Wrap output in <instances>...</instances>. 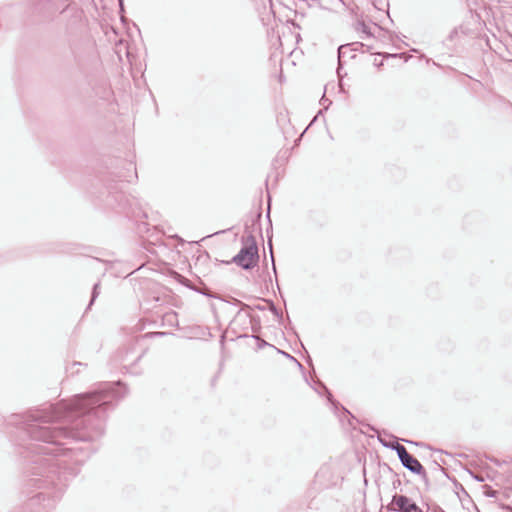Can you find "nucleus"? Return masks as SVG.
Listing matches in <instances>:
<instances>
[{"instance_id":"1","label":"nucleus","mask_w":512,"mask_h":512,"mask_svg":"<svg viewBox=\"0 0 512 512\" xmlns=\"http://www.w3.org/2000/svg\"><path fill=\"white\" fill-rule=\"evenodd\" d=\"M116 397L112 390L75 395L49 408L30 411L25 416L26 430L32 439L56 447H43L41 452L60 455L71 448H59L63 439L92 441L103 433L102 419L106 407Z\"/></svg>"},{"instance_id":"2","label":"nucleus","mask_w":512,"mask_h":512,"mask_svg":"<svg viewBox=\"0 0 512 512\" xmlns=\"http://www.w3.org/2000/svg\"><path fill=\"white\" fill-rule=\"evenodd\" d=\"M243 247L233 257L232 262L245 270L252 269L258 262V247L251 234L242 237Z\"/></svg>"},{"instance_id":"3","label":"nucleus","mask_w":512,"mask_h":512,"mask_svg":"<svg viewBox=\"0 0 512 512\" xmlns=\"http://www.w3.org/2000/svg\"><path fill=\"white\" fill-rule=\"evenodd\" d=\"M380 442L383 444L384 447L390 448L391 450H394L399 460L401 461V464L410 472L417 474V475H425V469L421 465V463L413 457L411 454L408 453L406 448L399 444L398 442H384L380 439Z\"/></svg>"},{"instance_id":"4","label":"nucleus","mask_w":512,"mask_h":512,"mask_svg":"<svg viewBox=\"0 0 512 512\" xmlns=\"http://www.w3.org/2000/svg\"><path fill=\"white\" fill-rule=\"evenodd\" d=\"M388 509L394 512H423L414 501L402 494H395L392 497Z\"/></svg>"},{"instance_id":"5","label":"nucleus","mask_w":512,"mask_h":512,"mask_svg":"<svg viewBox=\"0 0 512 512\" xmlns=\"http://www.w3.org/2000/svg\"><path fill=\"white\" fill-rule=\"evenodd\" d=\"M99 295V283L94 284L93 290H92V296L89 303V307L93 304L97 296Z\"/></svg>"},{"instance_id":"6","label":"nucleus","mask_w":512,"mask_h":512,"mask_svg":"<svg viewBox=\"0 0 512 512\" xmlns=\"http://www.w3.org/2000/svg\"><path fill=\"white\" fill-rule=\"evenodd\" d=\"M176 317H177V314L175 312L167 313L164 316L165 320L168 321L170 324H173Z\"/></svg>"},{"instance_id":"7","label":"nucleus","mask_w":512,"mask_h":512,"mask_svg":"<svg viewBox=\"0 0 512 512\" xmlns=\"http://www.w3.org/2000/svg\"><path fill=\"white\" fill-rule=\"evenodd\" d=\"M268 244H269L270 253H271V261H272L273 271L276 273V266H275V262H274V256H273V253H272L271 241H269Z\"/></svg>"},{"instance_id":"8","label":"nucleus","mask_w":512,"mask_h":512,"mask_svg":"<svg viewBox=\"0 0 512 512\" xmlns=\"http://www.w3.org/2000/svg\"><path fill=\"white\" fill-rule=\"evenodd\" d=\"M345 48H346V46H340V47L338 48V54H339V57H341V56H342V54L344 53V49H345Z\"/></svg>"},{"instance_id":"9","label":"nucleus","mask_w":512,"mask_h":512,"mask_svg":"<svg viewBox=\"0 0 512 512\" xmlns=\"http://www.w3.org/2000/svg\"><path fill=\"white\" fill-rule=\"evenodd\" d=\"M328 102V105L331 104V101H328L327 99H325L324 97L321 99V104L324 105V103H327Z\"/></svg>"},{"instance_id":"10","label":"nucleus","mask_w":512,"mask_h":512,"mask_svg":"<svg viewBox=\"0 0 512 512\" xmlns=\"http://www.w3.org/2000/svg\"><path fill=\"white\" fill-rule=\"evenodd\" d=\"M285 355L289 357L288 354L285 353ZM290 358L293 359L294 361H296L298 363V366H301V363H299L294 357L290 356Z\"/></svg>"},{"instance_id":"11","label":"nucleus","mask_w":512,"mask_h":512,"mask_svg":"<svg viewBox=\"0 0 512 512\" xmlns=\"http://www.w3.org/2000/svg\"><path fill=\"white\" fill-rule=\"evenodd\" d=\"M155 335L162 336V335H165V333L164 332H157V333H155Z\"/></svg>"},{"instance_id":"12","label":"nucleus","mask_w":512,"mask_h":512,"mask_svg":"<svg viewBox=\"0 0 512 512\" xmlns=\"http://www.w3.org/2000/svg\"><path fill=\"white\" fill-rule=\"evenodd\" d=\"M327 394H328V399L331 401V397H332L331 393L329 391H327Z\"/></svg>"},{"instance_id":"13","label":"nucleus","mask_w":512,"mask_h":512,"mask_svg":"<svg viewBox=\"0 0 512 512\" xmlns=\"http://www.w3.org/2000/svg\"><path fill=\"white\" fill-rule=\"evenodd\" d=\"M80 365H81V363H76V362H75V363H73V365H72V366L74 367V366H80Z\"/></svg>"},{"instance_id":"14","label":"nucleus","mask_w":512,"mask_h":512,"mask_svg":"<svg viewBox=\"0 0 512 512\" xmlns=\"http://www.w3.org/2000/svg\"><path fill=\"white\" fill-rule=\"evenodd\" d=\"M119 2H120V6H122V0H119Z\"/></svg>"}]
</instances>
